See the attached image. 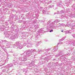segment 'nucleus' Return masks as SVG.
Instances as JSON below:
<instances>
[{"label":"nucleus","instance_id":"1","mask_svg":"<svg viewBox=\"0 0 75 75\" xmlns=\"http://www.w3.org/2000/svg\"><path fill=\"white\" fill-rule=\"evenodd\" d=\"M50 33L51 32H53V30H50Z\"/></svg>","mask_w":75,"mask_h":75},{"label":"nucleus","instance_id":"2","mask_svg":"<svg viewBox=\"0 0 75 75\" xmlns=\"http://www.w3.org/2000/svg\"><path fill=\"white\" fill-rule=\"evenodd\" d=\"M62 32H63V30H62Z\"/></svg>","mask_w":75,"mask_h":75}]
</instances>
